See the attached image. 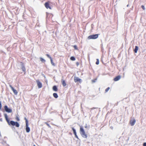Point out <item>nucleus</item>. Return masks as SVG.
I'll list each match as a JSON object with an SVG mask.
<instances>
[{
  "mask_svg": "<svg viewBox=\"0 0 146 146\" xmlns=\"http://www.w3.org/2000/svg\"><path fill=\"white\" fill-rule=\"evenodd\" d=\"M4 115L9 125L15 126L17 127H19V124L18 122H15L12 120L10 121L9 120L8 118L7 115L6 113H4Z\"/></svg>",
  "mask_w": 146,
  "mask_h": 146,
  "instance_id": "1",
  "label": "nucleus"
},
{
  "mask_svg": "<svg viewBox=\"0 0 146 146\" xmlns=\"http://www.w3.org/2000/svg\"><path fill=\"white\" fill-rule=\"evenodd\" d=\"M80 132L82 137L84 138H87V135L86 134L85 131L82 126L80 127Z\"/></svg>",
  "mask_w": 146,
  "mask_h": 146,
  "instance_id": "2",
  "label": "nucleus"
},
{
  "mask_svg": "<svg viewBox=\"0 0 146 146\" xmlns=\"http://www.w3.org/2000/svg\"><path fill=\"white\" fill-rule=\"evenodd\" d=\"M99 35L98 34L92 35L89 36L88 37V39H95L98 37Z\"/></svg>",
  "mask_w": 146,
  "mask_h": 146,
  "instance_id": "3",
  "label": "nucleus"
},
{
  "mask_svg": "<svg viewBox=\"0 0 146 146\" xmlns=\"http://www.w3.org/2000/svg\"><path fill=\"white\" fill-rule=\"evenodd\" d=\"M4 110L6 112L9 113H11L12 112V110L11 109L9 108L8 106L5 105L4 107Z\"/></svg>",
  "mask_w": 146,
  "mask_h": 146,
  "instance_id": "4",
  "label": "nucleus"
},
{
  "mask_svg": "<svg viewBox=\"0 0 146 146\" xmlns=\"http://www.w3.org/2000/svg\"><path fill=\"white\" fill-rule=\"evenodd\" d=\"M25 130L27 133H29L30 130V127H29V123L26 124Z\"/></svg>",
  "mask_w": 146,
  "mask_h": 146,
  "instance_id": "5",
  "label": "nucleus"
},
{
  "mask_svg": "<svg viewBox=\"0 0 146 146\" xmlns=\"http://www.w3.org/2000/svg\"><path fill=\"white\" fill-rule=\"evenodd\" d=\"M37 83V86L38 88H40L42 87V84L41 82L38 80H37L36 81Z\"/></svg>",
  "mask_w": 146,
  "mask_h": 146,
  "instance_id": "6",
  "label": "nucleus"
},
{
  "mask_svg": "<svg viewBox=\"0 0 146 146\" xmlns=\"http://www.w3.org/2000/svg\"><path fill=\"white\" fill-rule=\"evenodd\" d=\"M72 129L73 131V133L75 135V137L78 139H79L77 135L76 129L74 127H72Z\"/></svg>",
  "mask_w": 146,
  "mask_h": 146,
  "instance_id": "7",
  "label": "nucleus"
},
{
  "mask_svg": "<svg viewBox=\"0 0 146 146\" xmlns=\"http://www.w3.org/2000/svg\"><path fill=\"white\" fill-rule=\"evenodd\" d=\"M74 82H80L81 81V79L79 78L78 77H77L76 76H75L74 78Z\"/></svg>",
  "mask_w": 146,
  "mask_h": 146,
  "instance_id": "8",
  "label": "nucleus"
},
{
  "mask_svg": "<svg viewBox=\"0 0 146 146\" xmlns=\"http://www.w3.org/2000/svg\"><path fill=\"white\" fill-rule=\"evenodd\" d=\"M10 86L11 87V90H12V91H13L14 94L15 95H17V91L15 90L14 88H13L10 85Z\"/></svg>",
  "mask_w": 146,
  "mask_h": 146,
  "instance_id": "9",
  "label": "nucleus"
},
{
  "mask_svg": "<svg viewBox=\"0 0 146 146\" xmlns=\"http://www.w3.org/2000/svg\"><path fill=\"white\" fill-rule=\"evenodd\" d=\"M46 8L48 9V8L51 9L50 7L49 6V3L48 2H46L44 4Z\"/></svg>",
  "mask_w": 146,
  "mask_h": 146,
  "instance_id": "10",
  "label": "nucleus"
},
{
  "mask_svg": "<svg viewBox=\"0 0 146 146\" xmlns=\"http://www.w3.org/2000/svg\"><path fill=\"white\" fill-rule=\"evenodd\" d=\"M121 78V76L120 75H118L115 77L114 79L113 80L115 81H117L119 80Z\"/></svg>",
  "mask_w": 146,
  "mask_h": 146,
  "instance_id": "11",
  "label": "nucleus"
},
{
  "mask_svg": "<svg viewBox=\"0 0 146 146\" xmlns=\"http://www.w3.org/2000/svg\"><path fill=\"white\" fill-rule=\"evenodd\" d=\"M21 69H22L23 71L24 72H25L26 70V69L24 64L22 62H21Z\"/></svg>",
  "mask_w": 146,
  "mask_h": 146,
  "instance_id": "12",
  "label": "nucleus"
},
{
  "mask_svg": "<svg viewBox=\"0 0 146 146\" xmlns=\"http://www.w3.org/2000/svg\"><path fill=\"white\" fill-rule=\"evenodd\" d=\"M135 121H136L135 119H133V120H130V123L131 125L132 126H133L135 123Z\"/></svg>",
  "mask_w": 146,
  "mask_h": 146,
  "instance_id": "13",
  "label": "nucleus"
},
{
  "mask_svg": "<svg viewBox=\"0 0 146 146\" xmlns=\"http://www.w3.org/2000/svg\"><path fill=\"white\" fill-rule=\"evenodd\" d=\"M52 89H53V90L55 92L57 91L58 90V88L57 87V86L55 85L53 87Z\"/></svg>",
  "mask_w": 146,
  "mask_h": 146,
  "instance_id": "14",
  "label": "nucleus"
},
{
  "mask_svg": "<svg viewBox=\"0 0 146 146\" xmlns=\"http://www.w3.org/2000/svg\"><path fill=\"white\" fill-rule=\"evenodd\" d=\"M138 49V47L137 46H136L135 49L134 50V51L135 53L137 52V50Z\"/></svg>",
  "mask_w": 146,
  "mask_h": 146,
  "instance_id": "15",
  "label": "nucleus"
},
{
  "mask_svg": "<svg viewBox=\"0 0 146 146\" xmlns=\"http://www.w3.org/2000/svg\"><path fill=\"white\" fill-rule=\"evenodd\" d=\"M62 84L63 85V86L64 87H65L66 86V82H65V80H62Z\"/></svg>",
  "mask_w": 146,
  "mask_h": 146,
  "instance_id": "16",
  "label": "nucleus"
},
{
  "mask_svg": "<svg viewBox=\"0 0 146 146\" xmlns=\"http://www.w3.org/2000/svg\"><path fill=\"white\" fill-rule=\"evenodd\" d=\"M53 95L54 97L56 98H57L58 97V94L56 93H54Z\"/></svg>",
  "mask_w": 146,
  "mask_h": 146,
  "instance_id": "17",
  "label": "nucleus"
},
{
  "mask_svg": "<svg viewBox=\"0 0 146 146\" xmlns=\"http://www.w3.org/2000/svg\"><path fill=\"white\" fill-rule=\"evenodd\" d=\"M70 59L71 60L74 61L76 59L75 58L74 56H72L70 58Z\"/></svg>",
  "mask_w": 146,
  "mask_h": 146,
  "instance_id": "18",
  "label": "nucleus"
},
{
  "mask_svg": "<svg viewBox=\"0 0 146 146\" xmlns=\"http://www.w3.org/2000/svg\"><path fill=\"white\" fill-rule=\"evenodd\" d=\"M40 61L42 62H45L46 61V60L42 57H40Z\"/></svg>",
  "mask_w": 146,
  "mask_h": 146,
  "instance_id": "19",
  "label": "nucleus"
},
{
  "mask_svg": "<svg viewBox=\"0 0 146 146\" xmlns=\"http://www.w3.org/2000/svg\"><path fill=\"white\" fill-rule=\"evenodd\" d=\"M85 128H86L87 129H88L90 128V126L89 125H87V124H86V125L84 126Z\"/></svg>",
  "mask_w": 146,
  "mask_h": 146,
  "instance_id": "20",
  "label": "nucleus"
},
{
  "mask_svg": "<svg viewBox=\"0 0 146 146\" xmlns=\"http://www.w3.org/2000/svg\"><path fill=\"white\" fill-rule=\"evenodd\" d=\"M24 119L25 120L26 124H27V123H29L27 119L25 117Z\"/></svg>",
  "mask_w": 146,
  "mask_h": 146,
  "instance_id": "21",
  "label": "nucleus"
},
{
  "mask_svg": "<svg viewBox=\"0 0 146 146\" xmlns=\"http://www.w3.org/2000/svg\"><path fill=\"white\" fill-rule=\"evenodd\" d=\"M99 63V60L98 59H97V61L96 63V64L98 65Z\"/></svg>",
  "mask_w": 146,
  "mask_h": 146,
  "instance_id": "22",
  "label": "nucleus"
},
{
  "mask_svg": "<svg viewBox=\"0 0 146 146\" xmlns=\"http://www.w3.org/2000/svg\"><path fill=\"white\" fill-rule=\"evenodd\" d=\"M50 61H51V64H52V65H53V66H54V63L53 62V60H52V58H51V59H50Z\"/></svg>",
  "mask_w": 146,
  "mask_h": 146,
  "instance_id": "23",
  "label": "nucleus"
},
{
  "mask_svg": "<svg viewBox=\"0 0 146 146\" xmlns=\"http://www.w3.org/2000/svg\"><path fill=\"white\" fill-rule=\"evenodd\" d=\"M46 56L49 58L50 59H51L52 58L48 54H46Z\"/></svg>",
  "mask_w": 146,
  "mask_h": 146,
  "instance_id": "24",
  "label": "nucleus"
},
{
  "mask_svg": "<svg viewBox=\"0 0 146 146\" xmlns=\"http://www.w3.org/2000/svg\"><path fill=\"white\" fill-rule=\"evenodd\" d=\"M110 87H108L107 88L106 90H105V92H107L110 89Z\"/></svg>",
  "mask_w": 146,
  "mask_h": 146,
  "instance_id": "25",
  "label": "nucleus"
},
{
  "mask_svg": "<svg viewBox=\"0 0 146 146\" xmlns=\"http://www.w3.org/2000/svg\"><path fill=\"white\" fill-rule=\"evenodd\" d=\"M74 48L75 50H78V48L76 45H75L74 46Z\"/></svg>",
  "mask_w": 146,
  "mask_h": 146,
  "instance_id": "26",
  "label": "nucleus"
},
{
  "mask_svg": "<svg viewBox=\"0 0 146 146\" xmlns=\"http://www.w3.org/2000/svg\"><path fill=\"white\" fill-rule=\"evenodd\" d=\"M45 124H46L49 127H51L50 126L49 124L47 122H45Z\"/></svg>",
  "mask_w": 146,
  "mask_h": 146,
  "instance_id": "27",
  "label": "nucleus"
},
{
  "mask_svg": "<svg viewBox=\"0 0 146 146\" xmlns=\"http://www.w3.org/2000/svg\"><path fill=\"white\" fill-rule=\"evenodd\" d=\"M2 109V104L1 102L0 101V110H1Z\"/></svg>",
  "mask_w": 146,
  "mask_h": 146,
  "instance_id": "28",
  "label": "nucleus"
},
{
  "mask_svg": "<svg viewBox=\"0 0 146 146\" xmlns=\"http://www.w3.org/2000/svg\"><path fill=\"white\" fill-rule=\"evenodd\" d=\"M141 7L143 10H145V8L144 5H142Z\"/></svg>",
  "mask_w": 146,
  "mask_h": 146,
  "instance_id": "29",
  "label": "nucleus"
},
{
  "mask_svg": "<svg viewBox=\"0 0 146 146\" xmlns=\"http://www.w3.org/2000/svg\"><path fill=\"white\" fill-rule=\"evenodd\" d=\"M1 143L3 144H4L6 143V141H3L1 142Z\"/></svg>",
  "mask_w": 146,
  "mask_h": 146,
  "instance_id": "30",
  "label": "nucleus"
},
{
  "mask_svg": "<svg viewBox=\"0 0 146 146\" xmlns=\"http://www.w3.org/2000/svg\"><path fill=\"white\" fill-rule=\"evenodd\" d=\"M143 146H146V142L144 143L143 144Z\"/></svg>",
  "mask_w": 146,
  "mask_h": 146,
  "instance_id": "31",
  "label": "nucleus"
},
{
  "mask_svg": "<svg viewBox=\"0 0 146 146\" xmlns=\"http://www.w3.org/2000/svg\"><path fill=\"white\" fill-rule=\"evenodd\" d=\"M16 119H17V120L18 121H19V120H20V119L18 117H16Z\"/></svg>",
  "mask_w": 146,
  "mask_h": 146,
  "instance_id": "32",
  "label": "nucleus"
},
{
  "mask_svg": "<svg viewBox=\"0 0 146 146\" xmlns=\"http://www.w3.org/2000/svg\"><path fill=\"white\" fill-rule=\"evenodd\" d=\"M76 64L77 66H78L79 65V63L78 62H76Z\"/></svg>",
  "mask_w": 146,
  "mask_h": 146,
  "instance_id": "33",
  "label": "nucleus"
},
{
  "mask_svg": "<svg viewBox=\"0 0 146 146\" xmlns=\"http://www.w3.org/2000/svg\"><path fill=\"white\" fill-rule=\"evenodd\" d=\"M3 121V119L2 118H0V121Z\"/></svg>",
  "mask_w": 146,
  "mask_h": 146,
  "instance_id": "34",
  "label": "nucleus"
},
{
  "mask_svg": "<svg viewBox=\"0 0 146 146\" xmlns=\"http://www.w3.org/2000/svg\"><path fill=\"white\" fill-rule=\"evenodd\" d=\"M96 108H91V110H93V109H95Z\"/></svg>",
  "mask_w": 146,
  "mask_h": 146,
  "instance_id": "35",
  "label": "nucleus"
},
{
  "mask_svg": "<svg viewBox=\"0 0 146 146\" xmlns=\"http://www.w3.org/2000/svg\"><path fill=\"white\" fill-rule=\"evenodd\" d=\"M110 128L111 129H113V127H110Z\"/></svg>",
  "mask_w": 146,
  "mask_h": 146,
  "instance_id": "36",
  "label": "nucleus"
},
{
  "mask_svg": "<svg viewBox=\"0 0 146 146\" xmlns=\"http://www.w3.org/2000/svg\"><path fill=\"white\" fill-rule=\"evenodd\" d=\"M92 82H95V80H92Z\"/></svg>",
  "mask_w": 146,
  "mask_h": 146,
  "instance_id": "37",
  "label": "nucleus"
},
{
  "mask_svg": "<svg viewBox=\"0 0 146 146\" xmlns=\"http://www.w3.org/2000/svg\"><path fill=\"white\" fill-rule=\"evenodd\" d=\"M129 6V4H128L127 5V7H128Z\"/></svg>",
  "mask_w": 146,
  "mask_h": 146,
  "instance_id": "38",
  "label": "nucleus"
},
{
  "mask_svg": "<svg viewBox=\"0 0 146 146\" xmlns=\"http://www.w3.org/2000/svg\"><path fill=\"white\" fill-rule=\"evenodd\" d=\"M33 146H36V145H33Z\"/></svg>",
  "mask_w": 146,
  "mask_h": 146,
  "instance_id": "39",
  "label": "nucleus"
}]
</instances>
